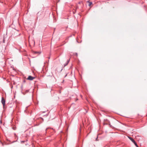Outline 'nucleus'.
Instances as JSON below:
<instances>
[{
  "mask_svg": "<svg viewBox=\"0 0 147 147\" xmlns=\"http://www.w3.org/2000/svg\"><path fill=\"white\" fill-rule=\"evenodd\" d=\"M128 138L130 139V140L134 144L136 147H138V146L137 143L133 138L130 137H128Z\"/></svg>",
  "mask_w": 147,
  "mask_h": 147,
  "instance_id": "nucleus-1",
  "label": "nucleus"
},
{
  "mask_svg": "<svg viewBox=\"0 0 147 147\" xmlns=\"http://www.w3.org/2000/svg\"><path fill=\"white\" fill-rule=\"evenodd\" d=\"M5 100L3 97L1 98V102L3 105V106H4L5 105Z\"/></svg>",
  "mask_w": 147,
  "mask_h": 147,
  "instance_id": "nucleus-2",
  "label": "nucleus"
},
{
  "mask_svg": "<svg viewBox=\"0 0 147 147\" xmlns=\"http://www.w3.org/2000/svg\"><path fill=\"white\" fill-rule=\"evenodd\" d=\"M34 77H33L32 76H28V78H27V79L30 80H32L34 79Z\"/></svg>",
  "mask_w": 147,
  "mask_h": 147,
  "instance_id": "nucleus-3",
  "label": "nucleus"
},
{
  "mask_svg": "<svg viewBox=\"0 0 147 147\" xmlns=\"http://www.w3.org/2000/svg\"><path fill=\"white\" fill-rule=\"evenodd\" d=\"M70 61V59H69L67 60V61L64 64V67L65 66H66L69 63Z\"/></svg>",
  "mask_w": 147,
  "mask_h": 147,
  "instance_id": "nucleus-4",
  "label": "nucleus"
},
{
  "mask_svg": "<svg viewBox=\"0 0 147 147\" xmlns=\"http://www.w3.org/2000/svg\"><path fill=\"white\" fill-rule=\"evenodd\" d=\"M88 2L89 3V5L90 6L92 4V2H90L88 1Z\"/></svg>",
  "mask_w": 147,
  "mask_h": 147,
  "instance_id": "nucleus-5",
  "label": "nucleus"
},
{
  "mask_svg": "<svg viewBox=\"0 0 147 147\" xmlns=\"http://www.w3.org/2000/svg\"><path fill=\"white\" fill-rule=\"evenodd\" d=\"M29 91V90H27L26 91V92H28Z\"/></svg>",
  "mask_w": 147,
  "mask_h": 147,
  "instance_id": "nucleus-6",
  "label": "nucleus"
},
{
  "mask_svg": "<svg viewBox=\"0 0 147 147\" xmlns=\"http://www.w3.org/2000/svg\"><path fill=\"white\" fill-rule=\"evenodd\" d=\"M3 43H5V40L4 39H3Z\"/></svg>",
  "mask_w": 147,
  "mask_h": 147,
  "instance_id": "nucleus-7",
  "label": "nucleus"
},
{
  "mask_svg": "<svg viewBox=\"0 0 147 147\" xmlns=\"http://www.w3.org/2000/svg\"><path fill=\"white\" fill-rule=\"evenodd\" d=\"M76 55L77 56H78V53H76Z\"/></svg>",
  "mask_w": 147,
  "mask_h": 147,
  "instance_id": "nucleus-8",
  "label": "nucleus"
},
{
  "mask_svg": "<svg viewBox=\"0 0 147 147\" xmlns=\"http://www.w3.org/2000/svg\"><path fill=\"white\" fill-rule=\"evenodd\" d=\"M0 123L1 124L2 123V121L1 120H0Z\"/></svg>",
  "mask_w": 147,
  "mask_h": 147,
  "instance_id": "nucleus-9",
  "label": "nucleus"
},
{
  "mask_svg": "<svg viewBox=\"0 0 147 147\" xmlns=\"http://www.w3.org/2000/svg\"><path fill=\"white\" fill-rule=\"evenodd\" d=\"M48 128H47L46 129V131H47V129H48Z\"/></svg>",
  "mask_w": 147,
  "mask_h": 147,
  "instance_id": "nucleus-10",
  "label": "nucleus"
},
{
  "mask_svg": "<svg viewBox=\"0 0 147 147\" xmlns=\"http://www.w3.org/2000/svg\"><path fill=\"white\" fill-rule=\"evenodd\" d=\"M97 138H98V137H97V138L96 139V140H97Z\"/></svg>",
  "mask_w": 147,
  "mask_h": 147,
  "instance_id": "nucleus-11",
  "label": "nucleus"
},
{
  "mask_svg": "<svg viewBox=\"0 0 147 147\" xmlns=\"http://www.w3.org/2000/svg\"><path fill=\"white\" fill-rule=\"evenodd\" d=\"M48 58H49V59L50 58V57H48Z\"/></svg>",
  "mask_w": 147,
  "mask_h": 147,
  "instance_id": "nucleus-12",
  "label": "nucleus"
},
{
  "mask_svg": "<svg viewBox=\"0 0 147 147\" xmlns=\"http://www.w3.org/2000/svg\"><path fill=\"white\" fill-rule=\"evenodd\" d=\"M108 147L107 146H105V147Z\"/></svg>",
  "mask_w": 147,
  "mask_h": 147,
  "instance_id": "nucleus-13",
  "label": "nucleus"
},
{
  "mask_svg": "<svg viewBox=\"0 0 147 147\" xmlns=\"http://www.w3.org/2000/svg\"><path fill=\"white\" fill-rule=\"evenodd\" d=\"M66 76H67V75H65V77Z\"/></svg>",
  "mask_w": 147,
  "mask_h": 147,
  "instance_id": "nucleus-14",
  "label": "nucleus"
}]
</instances>
